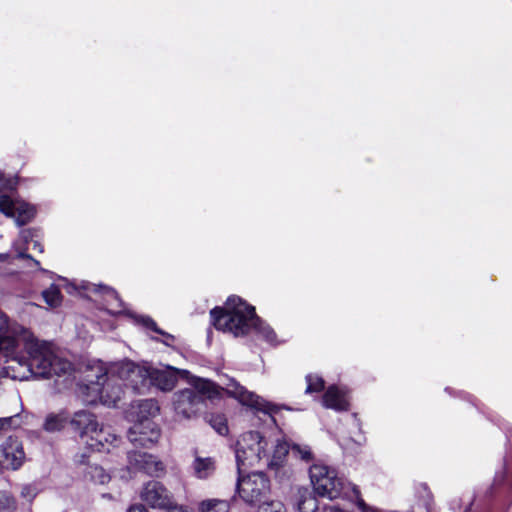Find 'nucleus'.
I'll return each instance as SVG.
<instances>
[{"label":"nucleus","instance_id":"obj_1","mask_svg":"<svg viewBox=\"0 0 512 512\" xmlns=\"http://www.w3.org/2000/svg\"><path fill=\"white\" fill-rule=\"evenodd\" d=\"M24 348L30 357L26 362L22 356L12 359V364L0 367V382L6 379L28 381L49 379L53 375H65L72 371V364L58 356L51 343L39 341L34 336L27 340Z\"/></svg>","mask_w":512,"mask_h":512},{"label":"nucleus","instance_id":"obj_2","mask_svg":"<svg viewBox=\"0 0 512 512\" xmlns=\"http://www.w3.org/2000/svg\"><path fill=\"white\" fill-rule=\"evenodd\" d=\"M212 323L217 330L228 332L235 337L245 336L254 330L269 344H275L276 333L256 315L255 308L240 297L231 296L224 307H216L210 312Z\"/></svg>","mask_w":512,"mask_h":512},{"label":"nucleus","instance_id":"obj_3","mask_svg":"<svg viewBox=\"0 0 512 512\" xmlns=\"http://www.w3.org/2000/svg\"><path fill=\"white\" fill-rule=\"evenodd\" d=\"M119 374L122 378H129L132 381L141 380L165 382V384L186 381L189 384H198L193 382V378L189 371L177 369L172 366H164L163 368H154L148 362L136 363L131 360H125L119 365ZM201 384H214L209 380L203 381Z\"/></svg>","mask_w":512,"mask_h":512},{"label":"nucleus","instance_id":"obj_4","mask_svg":"<svg viewBox=\"0 0 512 512\" xmlns=\"http://www.w3.org/2000/svg\"><path fill=\"white\" fill-rule=\"evenodd\" d=\"M310 480L315 493L330 500L347 497L352 491L359 497V490L356 486L346 482L339 477L337 472L323 464H313L309 469Z\"/></svg>","mask_w":512,"mask_h":512},{"label":"nucleus","instance_id":"obj_5","mask_svg":"<svg viewBox=\"0 0 512 512\" xmlns=\"http://www.w3.org/2000/svg\"><path fill=\"white\" fill-rule=\"evenodd\" d=\"M72 429L87 446L97 452L109 451L106 444L116 441V435L100 427L96 416L86 410L75 412L70 420Z\"/></svg>","mask_w":512,"mask_h":512},{"label":"nucleus","instance_id":"obj_6","mask_svg":"<svg viewBox=\"0 0 512 512\" xmlns=\"http://www.w3.org/2000/svg\"><path fill=\"white\" fill-rule=\"evenodd\" d=\"M220 386H191L177 392L173 399L175 415L178 419H190L198 411L205 398L213 399L221 391Z\"/></svg>","mask_w":512,"mask_h":512},{"label":"nucleus","instance_id":"obj_7","mask_svg":"<svg viewBox=\"0 0 512 512\" xmlns=\"http://www.w3.org/2000/svg\"><path fill=\"white\" fill-rule=\"evenodd\" d=\"M268 441L259 431L241 434L235 444V457L239 473L242 467L252 466L262 458H268Z\"/></svg>","mask_w":512,"mask_h":512},{"label":"nucleus","instance_id":"obj_8","mask_svg":"<svg viewBox=\"0 0 512 512\" xmlns=\"http://www.w3.org/2000/svg\"><path fill=\"white\" fill-rule=\"evenodd\" d=\"M33 334L24 327L10 323L7 315L0 310V356L7 358L12 364V359L19 357V347H26L27 340L33 338Z\"/></svg>","mask_w":512,"mask_h":512},{"label":"nucleus","instance_id":"obj_9","mask_svg":"<svg viewBox=\"0 0 512 512\" xmlns=\"http://www.w3.org/2000/svg\"><path fill=\"white\" fill-rule=\"evenodd\" d=\"M237 492L240 498L249 505H262L267 502L270 494V481L262 472H254L247 476H239Z\"/></svg>","mask_w":512,"mask_h":512},{"label":"nucleus","instance_id":"obj_10","mask_svg":"<svg viewBox=\"0 0 512 512\" xmlns=\"http://www.w3.org/2000/svg\"><path fill=\"white\" fill-rule=\"evenodd\" d=\"M123 394L121 386H78L77 397L83 404L116 406Z\"/></svg>","mask_w":512,"mask_h":512},{"label":"nucleus","instance_id":"obj_11","mask_svg":"<svg viewBox=\"0 0 512 512\" xmlns=\"http://www.w3.org/2000/svg\"><path fill=\"white\" fill-rule=\"evenodd\" d=\"M223 393L237 400L241 405L247 406L255 411L263 412L272 416L278 411V407L265 401L257 394L246 389L245 386H230L229 389H221Z\"/></svg>","mask_w":512,"mask_h":512},{"label":"nucleus","instance_id":"obj_12","mask_svg":"<svg viewBox=\"0 0 512 512\" xmlns=\"http://www.w3.org/2000/svg\"><path fill=\"white\" fill-rule=\"evenodd\" d=\"M0 212L7 217L14 218L17 225L22 226L34 218L36 210L23 200L12 195L2 194L0 195Z\"/></svg>","mask_w":512,"mask_h":512},{"label":"nucleus","instance_id":"obj_13","mask_svg":"<svg viewBox=\"0 0 512 512\" xmlns=\"http://www.w3.org/2000/svg\"><path fill=\"white\" fill-rule=\"evenodd\" d=\"M160 413L158 402L154 399L133 401L126 411V419L133 424H145L154 422V418Z\"/></svg>","mask_w":512,"mask_h":512},{"label":"nucleus","instance_id":"obj_14","mask_svg":"<svg viewBox=\"0 0 512 512\" xmlns=\"http://www.w3.org/2000/svg\"><path fill=\"white\" fill-rule=\"evenodd\" d=\"M325 386H307L305 393H319L321 394L322 404L326 408H331L337 411L347 410L349 407V401L346 393L340 389L339 386H328L324 390Z\"/></svg>","mask_w":512,"mask_h":512},{"label":"nucleus","instance_id":"obj_15","mask_svg":"<svg viewBox=\"0 0 512 512\" xmlns=\"http://www.w3.org/2000/svg\"><path fill=\"white\" fill-rule=\"evenodd\" d=\"M161 431L155 422L133 424L128 430V439L135 447L148 448L158 442Z\"/></svg>","mask_w":512,"mask_h":512},{"label":"nucleus","instance_id":"obj_16","mask_svg":"<svg viewBox=\"0 0 512 512\" xmlns=\"http://www.w3.org/2000/svg\"><path fill=\"white\" fill-rule=\"evenodd\" d=\"M0 452L5 469L18 470L25 462L22 443L15 437H8L0 446Z\"/></svg>","mask_w":512,"mask_h":512},{"label":"nucleus","instance_id":"obj_17","mask_svg":"<svg viewBox=\"0 0 512 512\" xmlns=\"http://www.w3.org/2000/svg\"><path fill=\"white\" fill-rule=\"evenodd\" d=\"M141 499L152 508L163 509L170 507L173 498L160 482L150 481L143 487Z\"/></svg>","mask_w":512,"mask_h":512},{"label":"nucleus","instance_id":"obj_18","mask_svg":"<svg viewBox=\"0 0 512 512\" xmlns=\"http://www.w3.org/2000/svg\"><path fill=\"white\" fill-rule=\"evenodd\" d=\"M128 469L144 471L147 474H158L164 470L162 462L157 461L152 455L145 452H128Z\"/></svg>","mask_w":512,"mask_h":512},{"label":"nucleus","instance_id":"obj_19","mask_svg":"<svg viewBox=\"0 0 512 512\" xmlns=\"http://www.w3.org/2000/svg\"><path fill=\"white\" fill-rule=\"evenodd\" d=\"M133 318L137 324L143 326L147 331L157 333L158 335H161L163 337L162 339H158L154 336H150L152 340L161 342L166 346H172V344L174 343L175 337L172 334H169L164 330L160 329L157 326L156 322L151 317L145 315H135L133 316Z\"/></svg>","mask_w":512,"mask_h":512},{"label":"nucleus","instance_id":"obj_20","mask_svg":"<svg viewBox=\"0 0 512 512\" xmlns=\"http://www.w3.org/2000/svg\"><path fill=\"white\" fill-rule=\"evenodd\" d=\"M194 475L199 479L209 478L215 471V462L211 457H195L192 463Z\"/></svg>","mask_w":512,"mask_h":512},{"label":"nucleus","instance_id":"obj_21","mask_svg":"<svg viewBox=\"0 0 512 512\" xmlns=\"http://www.w3.org/2000/svg\"><path fill=\"white\" fill-rule=\"evenodd\" d=\"M91 290L94 292L103 293L105 295L107 309L111 313H120L121 312L122 303H121L119 296L115 290H113L112 288L107 287V286L96 285V284L92 285Z\"/></svg>","mask_w":512,"mask_h":512},{"label":"nucleus","instance_id":"obj_22","mask_svg":"<svg viewBox=\"0 0 512 512\" xmlns=\"http://www.w3.org/2000/svg\"><path fill=\"white\" fill-rule=\"evenodd\" d=\"M67 422L68 416L64 411L57 414L50 413L45 418L43 429L48 433L59 432L65 427Z\"/></svg>","mask_w":512,"mask_h":512},{"label":"nucleus","instance_id":"obj_23","mask_svg":"<svg viewBox=\"0 0 512 512\" xmlns=\"http://www.w3.org/2000/svg\"><path fill=\"white\" fill-rule=\"evenodd\" d=\"M297 509L299 512H316L318 510V501L311 492L307 490L300 491Z\"/></svg>","mask_w":512,"mask_h":512},{"label":"nucleus","instance_id":"obj_24","mask_svg":"<svg viewBox=\"0 0 512 512\" xmlns=\"http://www.w3.org/2000/svg\"><path fill=\"white\" fill-rule=\"evenodd\" d=\"M200 512H229V504L227 501L219 499H207L200 503Z\"/></svg>","mask_w":512,"mask_h":512},{"label":"nucleus","instance_id":"obj_25","mask_svg":"<svg viewBox=\"0 0 512 512\" xmlns=\"http://www.w3.org/2000/svg\"><path fill=\"white\" fill-rule=\"evenodd\" d=\"M288 453V443L283 440H277L274 446L272 459L267 463L268 466H279Z\"/></svg>","mask_w":512,"mask_h":512},{"label":"nucleus","instance_id":"obj_26","mask_svg":"<svg viewBox=\"0 0 512 512\" xmlns=\"http://www.w3.org/2000/svg\"><path fill=\"white\" fill-rule=\"evenodd\" d=\"M42 296L51 308L58 307L62 302L60 289L56 285H51L48 289L44 290Z\"/></svg>","mask_w":512,"mask_h":512},{"label":"nucleus","instance_id":"obj_27","mask_svg":"<svg viewBox=\"0 0 512 512\" xmlns=\"http://www.w3.org/2000/svg\"><path fill=\"white\" fill-rule=\"evenodd\" d=\"M16 510L15 497L6 491H0V512H15Z\"/></svg>","mask_w":512,"mask_h":512},{"label":"nucleus","instance_id":"obj_28","mask_svg":"<svg viewBox=\"0 0 512 512\" xmlns=\"http://www.w3.org/2000/svg\"><path fill=\"white\" fill-rule=\"evenodd\" d=\"M290 451L296 458H299L305 462H310L313 460V453L309 446L294 444L290 448Z\"/></svg>","mask_w":512,"mask_h":512},{"label":"nucleus","instance_id":"obj_29","mask_svg":"<svg viewBox=\"0 0 512 512\" xmlns=\"http://www.w3.org/2000/svg\"><path fill=\"white\" fill-rule=\"evenodd\" d=\"M39 488L35 483H28L21 486L20 496L29 503H32L39 494Z\"/></svg>","mask_w":512,"mask_h":512},{"label":"nucleus","instance_id":"obj_30","mask_svg":"<svg viewBox=\"0 0 512 512\" xmlns=\"http://www.w3.org/2000/svg\"><path fill=\"white\" fill-rule=\"evenodd\" d=\"M91 372H95L96 383L99 384L100 381H104L108 373V368L105 363L101 361H95L93 365L90 367Z\"/></svg>","mask_w":512,"mask_h":512},{"label":"nucleus","instance_id":"obj_31","mask_svg":"<svg viewBox=\"0 0 512 512\" xmlns=\"http://www.w3.org/2000/svg\"><path fill=\"white\" fill-rule=\"evenodd\" d=\"M258 512H285V508L282 502L271 500L263 502V504L259 506Z\"/></svg>","mask_w":512,"mask_h":512},{"label":"nucleus","instance_id":"obj_32","mask_svg":"<svg viewBox=\"0 0 512 512\" xmlns=\"http://www.w3.org/2000/svg\"><path fill=\"white\" fill-rule=\"evenodd\" d=\"M92 478L97 480L100 484H105L110 480L109 474H107L102 467H95L93 469Z\"/></svg>","mask_w":512,"mask_h":512},{"label":"nucleus","instance_id":"obj_33","mask_svg":"<svg viewBox=\"0 0 512 512\" xmlns=\"http://www.w3.org/2000/svg\"><path fill=\"white\" fill-rule=\"evenodd\" d=\"M212 421V426L215 428V430L221 434L224 435L228 431V427L225 423V420L221 416L215 417Z\"/></svg>","mask_w":512,"mask_h":512},{"label":"nucleus","instance_id":"obj_34","mask_svg":"<svg viewBox=\"0 0 512 512\" xmlns=\"http://www.w3.org/2000/svg\"><path fill=\"white\" fill-rule=\"evenodd\" d=\"M306 381H307V384H309V385H312V384H325L324 379L320 375L315 374V373L308 374L306 376Z\"/></svg>","mask_w":512,"mask_h":512},{"label":"nucleus","instance_id":"obj_35","mask_svg":"<svg viewBox=\"0 0 512 512\" xmlns=\"http://www.w3.org/2000/svg\"><path fill=\"white\" fill-rule=\"evenodd\" d=\"M18 417V415H14V416H10V417H3L1 418L2 421H5L3 422V428L4 430L7 429V428H10L12 426L14 427H18L20 424L17 423V424H14L16 418Z\"/></svg>","mask_w":512,"mask_h":512},{"label":"nucleus","instance_id":"obj_36","mask_svg":"<svg viewBox=\"0 0 512 512\" xmlns=\"http://www.w3.org/2000/svg\"><path fill=\"white\" fill-rule=\"evenodd\" d=\"M165 509L168 510V512H189L186 509H184L182 506H178V505L174 504L173 499L171 500L170 507H166Z\"/></svg>","mask_w":512,"mask_h":512},{"label":"nucleus","instance_id":"obj_37","mask_svg":"<svg viewBox=\"0 0 512 512\" xmlns=\"http://www.w3.org/2000/svg\"><path fill=\"white\" fill-rule=\"evenodd\" d=\"M357 504L362 512H375V510L369 507L362 499H359Z\"/></svg>","mask_w":512,"mask_h":512},{"label":"nucleus","instance_id":"obj_38","mask_svg":"<svg viewBox=\"0 0 512 512\" xmlns=\"http://www.w3.org/2000/svg\"><path fill=\"white\" fill-rule=\"evenodd\" d=\"M127 512H148L142 504L132 505Z\"/></svg>","mask_w":512,"mask_h":512},{"label":"nucleus","instance_id":"obj_39","mask_svg":"<svg viewBox=\"0 0 512 512\" xmlns=\"http://www.w3.org/2000/svg\"><path fill=\"white\" fill-rule=\"evenodd\" d=\"M8 185V181L0 174V192Z\"/></svg>","mask_w":512,"mask_h":512},{"label":"nucleus","instance_id":"obj_40","mask_svg":"<svg viewBox=\"0 0 512 512\" xmlns=\"http://www.w3.org/2000/svg\"><path fill=\"white\" fill-rule=\"evenodd\" d=\"M33 249H38L39 252H43L42 245L39 242H37V241L33 242Z\"/></svg>","mask_w":512,"mask_h":512},{"label":"nucleus","instance_id":"obj_41","mask_svg":"<svg viewBox=\"0 0 512 512\" xmlns=\"http://www.w3.org/2000/svg\"><path fill=\"white\" fill-rule=\"evenodd\" d=\"M30 235V232L28 230H23L22 231V237L27 240V237Z\"/></svg>","mask_w":512,"mask_h":512},{"label":"nucleus","instance_id":"obj_42","mask_svg":"<svg viewBox=\"0 0 512 512\" xmlns=\"http://www.w3.org/2000/svg\"><path fill=\"white\" fill-rule=\"evenodd\" d=\"M8 257V254H0V261H6Z\"/></svg>","mask_w":512,"mask_h":512},{"label":"nucleus","instance_id":"obj_43","mask_svg":"<svg viewBox=\"0 0 512 512\" xmlns=\"http://www.w3.org/2000/svg\"><path fill=\"white\" fill-rule=\"evenodd\" d=\"M18 257H19V258H29V256H28V255H26V254H24V253H22V252H20V253L18 254Z\"/></svg>","mask_w":512,"mask_h":512},{"label":"nucleus","instance_id":"obj_44","mask_svg":"<svg viewBox=\"0 0 512 512\" xmlns=\"http://www.w3.org/2000/svg\"><path fill=\"white\" fill-rule=\"evenodd\" d=\"M162 391L166 392V391H170V386H160Z\"/></svg>","mask_w":512,"mask_h":512},{"label":"nucleus","instance_id":"obj_45","mask_svg":"<svg viewBox=\"0 0 512 512\" xmlns=\"http://www.w3.org/2000/svg\"><path fill=\"white\" fill-rule=\"evenodd\" d=\"M340 509L337 507H331V512H339Z\"/></svg>","mask_w":512,"mask_h":512},{"label":"nucleus","instance_id":"obj_46","mask_svg":"<svg viewBox=\"0 0 512 512\" xmlns=\"http://www.w3.org/2000/svg\"><path fill=\"white\" fill-rule=\"evenodd\" d=\"M3 422H4V421H2V419L0 418V431H1V430H4V428H3Z\"/></svg>","mask_w":512,"mask_h":512},{"label":"nucleus","instance_id":"obj_47","mask_svg":"<svg viewBox=\"0 0 512 512\" xmlns=\"http://www.w3.org/2000/svg\"><path fill=\"white\" fill-rule=\"evenodd\" d=\"M5 468L4 465H3V462L2 460H0V472L2 471V469Z\"/></svg>","mask_w":512,"mask_h":512}]
</instances>
